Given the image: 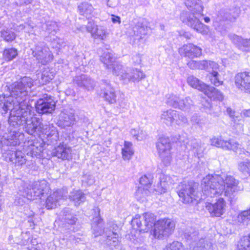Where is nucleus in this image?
<instances>
[{
    "mask_svg": "<svg viewBox=\"0 0 250 250\" xmlns=\"http://www.w3.org/2000/svg\"><path fill=\"white\" fill-rule=\"evenodd\" d=\"M23 106V109L14 110L10 112L8 122L10 126L13 127L15 129H10L8 134L3 136V138L9 142L7 145L15 146L18 143L20 135L16 129L20 125L25 124V131L30 135H33L35 133H41L39 128L44 124L41 123L40 120L32 114L31 106Z\"/></svg>",
    "mask_w": 250,
    "mask_h": 250,
    "instance_id": "obj_1",
    "label": "nucleus"
},
{
    "mask_svg": "<svg viewBox=\"0 0 250 250\" xmlns=\"http://www.w3.org/2000/svg\"><path fill=\"white\" fill-rule=\"evenodd\" d=\"M239 182L233 177L225 175H208L202 181V192L206 197L219 196L223 194L232 198L240 190Z\"/></svg>",
    "mask_w": 250,
    "mask_h": 250,
    "instance_id": "obj_2",
    "label": "nucleus"
},
{
    "mask_svg": "<svg viewBox=\"0 0 250 250\" xmlns=\"http://www.w3.org/2000/svg\"><path fill=\"white\" fill-rule=\"evenodd\" d=\"M33 80L30 77H25L20 82H15L9 87L10 95H0V111L5 114L8 110H22L23 105L30 106L27 102L28 89L33 85Z\"/></svg>",
    "mask_w": 250,
    "mask_h": 250,
    "instance_id": "obj_3",
    "label": "nucleus"
},
{
    "mask_svg": "<svg viewBox=\"0 0 250 250\" xmlns=\"http://www.w3.org/2000/svg\"><path fill=\"white\" fill-rule=\"evenodd\" d=\"M48 183L45 180L35 182L32 184L21 182L19 193L31 200L34 199L35 196L39 197L43 195L48 190Z\"/></svg>",
    "mask_w": 250,
    "mask_h": 250,
    "instance_id": "obj_4",
    "label": "nucleus"
},
{
    "mask_svg": "<svg viewBox=\"0 0 250 250\" xmlns=\"http://www.w3.org/2000/svg\"><path fill=\"white\" fill-rule=\"evenodd\" d=\"M203 16V12L197 11H183L180 16V19L183 22L194 29L203 35H206L209 32L208 26L203 24L199 19Z\"/></svg>",
    "mask_w": 250,
    "mask_h": 250,
    "instance_id": "obj_5",
    "label": "nucleus"
},
{
    "mask_svg": "<svg viewBox=\"0 0 250 250\" xmlns=\"http://www.w3.org/2000/svg\"><path fill=\"white\" fill-rule=\"evenodd\" d=\"M156 217L151 213L146 212L142 216L137 214L132 219L131 225L134 229L140 232H147L154 225Z\"/></svg>",
    "mask_w": 250,
    "mask_h": 250,
    "instance_id": "obj_6",
    "label": "nucleus"
},
{
    "mask_svg": "<svg viewBox=\"0 0 250 250\" xmlns=\"http://www.w3.org/2000/svg\"><path fill=\"white\" fill-rule=\"evenodd\" d=\"M198 184L193 181L181 183L177 188V192L180 200L185 204L191 203L194 199Z\"/></svg>",
    "mask_w": 250,
    "mask_h": 250,
    "instance_id": "obj_7",
    "label": "nucleus"
},
{
    "mask_svg": "<svg viewBox=\"0 0 250 250\" xmlns=\"http://www.w3.org/2000/svg\"><path fill=\"white\" fill-rule=\"evenodd\" d=\"M154 229L152 234L155 238L161 239L164 236H168L175 228L174 222L169 219H162L154 223Z\"/></svg>",
    "mask_w": 250,
    "mask_h": 250,
    "instance_id": "obj_8",
    "label": "nucleus"
},
{
    "mask_svg": "<svg viewBox=\"0 0 250 250\" xmlns=\"http://www.w3.org/2000/svg\"><path fill=\"white\" fill-rule=\"evenodd\" d=\"M32 54L39 63L45 65L51 62L53 55L43 42H38L33 50Z\"/></svg>",
    "mask_w": 250,
    "mask_h": 250,
    "instance_id": "obj_9",
    "label": "nucleus"
},
{
    "mask_svg": "<svg viewBox=\"0 0 250 250\" xmlns=\"http://www.w3.org/2000/svg\"><path fill=\"white\" fill-rule=\"evenodd\" d=\"M158 153L162 161L165 166L170 164L171 161L170 143L169 138L161 137L156 144Z\"/></svg>",
    "mask_w": 250,
    "mask_h": 250,
    "instance_id": "obj_10",
    "label": "nucleus"
},
{
    "mask_svg": "<svg viewBox=\"0 0 250 250\" xmlns=\"http://www.w3.org/2000/svg\"><path fill=\"white\" fill-rule=\"evenodd\" d=\"M146 76L140 69L133 67H125L122 71L120 80L125 84L130 82L135 83L144 79Z\"/></svg>",
    "mask_w": 250,
    "mask_h": 250,
    "instance_id": "obj_11",
    "label": "nucleus"
},
{
    "mask_svg": "<svg viewBox=\"0 0 250 250\" xmlns=\"http://www.w3.org/2000/svg\"><path fill=\"white\" fill-rule=\"evenodd\" d=\"M56 103L50 95L44 94L36 104L37 112L40 114L51 113L55 109Z\"/></svg>",
    "mask_w": 250,
    "mask_h": 250,
    "instance_id": "obj_12",
    "label": "nucleus"
},
{
    "mask_svg": "<svg viewBox=\"0 0 250 250\" xmlns=\"http://www.w3.org/2000/svg\"><path fill=\"white\" fill-rule=\"evenodd\" d=\"M236 87L245 93L250 94V71L237 73L234 78Z\"/></svg>",
    "mask_w": 250,
    "mask_h": 250,
    "instance_id": "obj_13",
    "label": "nucleus"
},
{
    "mask_svg": "<svg viewBox=\"0 0 250 250\" xmlns=\"http://www.w3.org/2000/svg\"><path fill=\"white\" fill-rule=\"evenodd\" d=\"M211 146L222 148L224 150H232L236 151L239 148V144L232 139L224 140L221 137H213L210 139Z\"/></svg>",
    "mask_w": 250,
    "mask_h": 250,
    "instance_id": "obj_14",
    "label": "nucleus"
},
{
    "mask_svg": "<svg viewBox=\"0 0 250 250\" xmlns=\"http://www.w3.org/2000/svg\"><path fill=\"white\" fill-rule=\"evenodd\" d=\"M100 95L105 101L112 104L116 102V95L114 88L109 82L103 80L101 84Z\"/></svg>",
    "mask_w": 250,
    "mask_h": 250,
    "instance_id": "obj_15",
    "label": "nucleus"
},
{
    "mask_svg": "<svg viewBox=\"0 0 250 250\" xmlns=\"http://www.w3.org/2000/svg\"><path fill=\"white\" fill-rule=\"evenodd\" d=\"M206 208L211 216L220 217L226 211V203L223 198H220L214 204L208 203Z\"/></svg>",
    "mask_w": 250,
    "mask_h": 250,
    "instance_id": "obj_16",
    "label": "nucleus"
},
{
    "mask_svg": "<svg viewBox=\"0 0 250 250\" xmlns=\"http://www.w3.org/2000/svg\"><path fill=\"white\" fill-rule=\"evenodd\" d=\"M87 32L91 33V36L94 39L104 40L108 35L107 28L103 26H98L92 21L88 22L86 26Z\"/></svg>",
    "mask_w": 250,
    "mask_h": 250,
    "instance_id": "obj_17",
    "label": "nucleus"
},
{
    "mask_svg": "<svg viewBox=\"0 0 250 250\" xmlns=\"http://www.w3.org/2000/svg\"><path fill=\"white\" fill-rule=\"evenodd\" d=\"M65 200L63 191L58 190L51 194L46 200V208L47 209H52L62 204Z\"/></svg>",
    "mask_w": 250,
    "mask_h": 250,
    "instance_id": "obj_18",
    "label": "nucleus"
},
{
    "mask_svg": "<svg viewBox=\"0 0 250 250\" xmlns=\"http://www.w3.org/2000/svg\"><path fill=\"white\" fill-rule=\"evenodd\" d=\"M179 52L181 56L193 59L201 55L202 49L193 44L189 43L180 48Z\"/></svg>",
    "mask_w": 250,
    "mask_h": 250,
    "instance_id": "obj_19",
    "label": "nucleus"
},
{
    "mask_svg": "<svg viewBox=\"0 0 250 250\" xmlns=\"http://www.w3.org/2000/svg\"><path fill=\"white\" fill-rule=\"evenodd\" d=\"M187 64L192 69H204L208 72L211 71L212 69H216L217 68V63L210 61L202 60L196 61L191 60L188 62Z\"/></svg>",
    "mask_w": 250,
    "mask_h": 250,
    "instance_id": "obj_20",
    "label": "nucleus"
},
{
    "mask_svg": "<svg viewBox=\"0 0 250 250\" xmlns=\"http://www.w3.org/2000/svg\"><path fill=\"white\" fill-rule=\"evenodd\" d=\"M76 119L74 111L72 109H64L60 115L59 125L65 127L71 126L74 125Z\"/></svg>",
    "mask_w": 250,
    "mask_h": 250,
    "instance_id": "obj_21",
    "label": "nucleus"
},
{
    "mask_svg": "<svg viewBox=\"0 0 250 250\" xmlns=\"http://www.w3.org/2000/svg\"><path fill=\"white\" fill-rule=\"evenodd\" d=\"M190 237L191 239V242L189 245L190 250H212L210 244H207L206 247L204 239L199 237L198 232H194L190 235Z\"/></svg>",
    "mask_w": 250,
    "mask_h": 250,
    "instance_id": "obj_22",
    "label": "nucleus"
},
{
    "mask_svg": "<svg viewBox=\"0 0 250 250\" xmlns=\"http://www.w3.org/2000/svg\"><path fill=\"white\" fill-rule=\"evenodd\" d=\"M54 156L62 160H69L72 158V149L64 144H60L52 150Z\"/></svg>",
    "mask_w": 250,
    "mask_h": 250,
    "instance_id": "obj_23",
    "label": "nucleus"
},
{
    "mask_svg": "<svg viewBox=\"0 0 250 250\" xmlns=\"http://www.w3.org/2000/svg\"><path fill=\"white\" fill-rule=\"evenodd\" d=\"M39 129L41 133L46 135V138L51 143L56 142L59 139V134L55 126L52 125H41Z\"/></svg>",
    "mask_w": 250,
    "mask_h": 250,
    "instance_id": "obj_24",
    "label": "nucleus"
},
{
    "mask_svg": "<svg viewBox=\"0 0 250 250\" xmlns=\"http://www.w3.org/2000/svg\"><path fill=\"white\" fill-rule=\"evenodd\" d=\"M74 81L78 86L83 87L88 90L93 88L95 86L94 81L84 75L76 77Z\"/></svg>",
    "mask_w": 250,
    "mask_h": 250,
    "instance_id": "obj_25",
    "label": "nucleus"
},
{
    "mask_svg": "<svg viewBox=\"0 0 250 250\" xmlns=\"http://www.w3.org/2000/svg\"><path fill=\"white\" fill-rule=\"evenodd\" d=\"M97 209L98 212V215L97 216L93 218L91 225L93 234L95 237L100 236L104 232L103 226L101 223L103 220L99 216L100 210L99 208Z\"/></svg>",
    "mask_w": 250,
    "mask_h": 250,
    "instance_id": "obj_26",
    "label": "nucleus"
},
{
    "mask_svg": "<svg viewBox=\"0 0 250 250\" xmlns=\"http://www.w3.org/2000/svg\"><path fill=\"white\" fill-rule=\"evenodd\" d=\"M172 183L169 176L161 174L160 177V182L157 184L155 190L160 194L167 192L169 185Z\"/></svg>",
    "mask_w": 250,
    "mask_h": 250,
    "instance_id": "obj_27",
    "label": "nucleus"
},
{
    "mask_svg": "<svg viewBox=\"0 0 250 250\" xmlns=\"http://www.w3.org/2000/svg\"><path fill=\"white\" fill-rule=\"evenodd\" d=\"M203 93L209 98L214 101H222L224 99V95L221 91L208 85H207Z\"/></svg>",
    "mask_w": 250,
    "mask_h": 250,
    "instance_id": "obj_28",
    "label": "nucleus"
},
{
    "mask_svg": "<svg viewBox=\"0 0 250 250\" xmlns=\"http://www.w3.org/2000/svg\"><path fill=\"white\" fill-rule=\"evenodd\" d=\"M177 111L169 109L163 111L161 116L163 122L168 126H173Z\"/></svg>",
    "mask_w": 250,
    "mask_h": 250,
    "instance_id": "obj_29",
    "label": "nucleus"
},
{
    "mask_svg": "<svg viewBox=\"0 0 250 250\" xmlns=\"http://www.w3.org/2000/svg\"><path fill=\"white\" fill-rule=\"evenodd\" d=\"M78 9L80 14L87 19L91 18L93 16L94 8L90 3L83 2L78 6Z\"/></svg>",
    "mask_w": 250,
    "mask_h": 250,
    "instance_id": "obj_30",
    "label": "nucleus"
},
{
    "mask_svg": "<svg viewBox=\"0 0 250 250\" xmlns=\"http://www.w3.org/2000/svg\"><path fill=\"white\" fill-rule=\"evenodd\" d=\"M9 160L17 166H22L26 161L25 155L21 151L12 152L10 155Z\"/></svg>",
    "mask_w": 250,
    "mask_h": 250,
    "instance_id": "obj_31",
    "label": "nucleus"
},
{
    "mask_svg": "<svg viewBox=\"0 0 250 250\" xmlns=\"http://www.w3.org/2000/svg\"><path fill=\"white\" fill-rule=\"evenodd\" d=\"M69 199L74 204L75 206H79L85 200L84 194L81 190H73L70 192Z\"/></svg>",
    "mask_w": 250,
    "mask_h": 250,
    "instance_id": "obj_32",
    "label": "nucleus"
},
{
    "mask_svg": "<svg viewBox=\"0 0 250 250\" xmlns=\"http://www.w3.org/2000/svg\"><path fill=\"white\" fill-rule=\"evenodd\" d=\"M187 82L192 87L203 92L207 86V84L193 76H189L187 79Z\"/></svg>",
    "mask_w": 250,
    "mask_h": 250,
    "instance_id": "obj_33",
    "label": "nucleus"
},
{
    "mask_svg": "<svg viewBox=\"0 0 250 250\" xmlns=\"http://www.w3.org/2000/svg\"><path fill=\"white\" fill-rule=\"evenodd\" d=\"M28 153L31 154L32 157H37L42 152L43 148L42 144L37 141L28 142Z\"/></svg>",
    "mask_w": 250,
    "mask_h": 250,
    "instance_id": "obj_34",
    "label": "nucleus"
},
{
    "mask_svg": "<svg viewBox=\"0 0 250 250\" xmlns=\"http://www.w3.org/2000/svg\"><path fill=\"white\" fill-rule=\"evenodd\" d=\"M101 60L107 68H110L116 62L114 55L111 51L109 50L104 52L101 57Z\"/></svg>",
    "mask_w": 250,
    "mask_h": 250,
    "instance_id": "obj_35",
    "label": "nucleus"
},
{
    "mask_svg": "<svg viewBox=\"0 0 250 250\" xmlns=\"http://www.w3.org/2000/svg\"><path fill=\"white\" fill-rule=\"evenodd\" d=\"M134 154L132 144L128 141H125L123 147L122 148V158L124 160H130Z\"/></svg>",
    "mask_w": 250,
    "mask_h": 250,
    "instance_id": "obj_36",
    "label": "nucleus"
},
{
    "mask_svg": "<svg viewBox=\"0 0 250 250\" xmlns=\"http://www.w3.org/2000/svg\"><path fill=\"white\" fill-rule=\"evenodd\" d=\"M250 221V209L249 210L242 211L233 219V223L236 225L247 223Z\"/></svg>",
    "mask_w": 250,
    "mask_h": 250,
    "instance_id": "obj_37",
    "label": "nucleus"
},
{
    "mask_svg": "<svg viewBox=\"0 0 250 250\" xmlns=\"http://www.w3.org/2000/svg\"><path fill=\"white\" fill-rule=\"evenodd\" d=\"M54 78V74L48 68H45L40 74H38V79L40 84L43 85L50 82Z\"/></svg>",
    "mask_w": 250,
    "mask_h": 250,
    "instance_id": "obj_38",
    "label": "nucleus"
},
{
    "mask_svg": "<svg viewBox=\"0 0 250 250\" xmlns=\"http://www.w3.org/2000/svg\"><path fill=\"white\" fill-rule=\"evenodd\" d=\"M185 3L189 11L195 10L200 12L203 11L204 7L201 0H185Z\"/></svg>",
    "mask_w": 250,
    "mask_h": 250,
    "instance_id": "obj_39",
    "label": "nucleus"
},
{
    "mask_svg": "<svg viewBox=\"0 0 250 250\" xmlns=\"http://www.w3.org/2000/svg\"><path fill=\"white\" fill-rule=\"evenodd\" d=\"M176 116L174 122V126L183 127L188 125V120L187 117L182 113L176 112Z\"/></svg>",
    "mask_w": 250,
    "mask_h": 250,
    "instance_id": "obj_40",
    "label": "nucleus"
},
{
    "mask_svg": "<svg viewBox=\"0 0 250 250\" xmlns=\"http://www.w3.org/2000/svg\"><path fill=\"white\" fill-rule=\"evenodd\" d=\"M219 69V66L217 64V68L216 69H212L211 71L209 72V79L211 83L216 86L222 85L223 82L221 81L219 78V74L218 71Z\"/></svg>",
    "mask_w": 250,
    "mask_h": 250,
    "instance_id": "obj_41",
    "label": "nucleus"
},
{
    "mask_svg": "<svg viewBox=\"0 0 250 250\" xmlns=\"http://www.w3.org/2000/svg\"><path fill=\"white\" fill-rule=\"evenodd\" d=\"M192 150L198 158L202 157L205 150L204 144L201 142L193 141L191 144Z\"/></svg>",
    "mask_w": 250,
    "mask_h": 250,
    "instance_id": "obj_42",
    "label": "nucleus"
},
{
    "mask_svg": "<svg viewBox=\"0 0 250 250\" xmlns=\"http://www.w3.org/2000/svg\"><path fill=\"white\" fill-rule=\"evenodd\" d=\"M182 99L174 94H170L167 96V104L173 108L179 109Z\"/></svg>",
    "mask_w": 250,
    "mask_h": 250,
    "instance_id": "obj_43",
    "label": "nucleus"
},
{
    "mask_svg": "<svg viewBox=\"0 0 250 250\" xmlns=\"http://www.w3.org/2000/svg\"><path fill=\"white\" fill-rule=\"evenodd\" d=\"M0 37L5 42H10L16 39V35L11 29L5 28L0 31Z\"/></svg>",
    "mask_w": 250,
    "mask_h": 250,
    "instance_id": "obj_44",
    "label": "nucleus"
},
{
    "mask_svg": "<svg viewBox=\"0 0 250 250\" xmlns=\"http://www.w3.org/2000/svg\"><path fill=\"white\" fill-rule=\"evenodd\" d=\"M194 105L193 102L189 97L182 99L179 109L187 111L189 110Z\"/></svg>",
    "mask_w": 250,
    "mask_h": 250,
    "instance_id": "obj_45",
    "label": "nucleus"
},
{
    "mask_svg": "<svg viewBox=\"0 0 250 250\" xmlns=\"http://www.w3.org/2000/svg\"><path fill=\"white\" fill-rule=\"evenodd\" d=\"M239 170L245 175H250V160H246L240 162L238 164Z\"/></svg>",
    "mask_w": 250,
    "mask_h": 250,
    "instance_id": "obj_46",
    "label": "nucleus"
},
{
    "mask_svg": "<svg viewBox=\"0 0 250 250\" xmlns=\"http://www.w3.org/2000/svg\"><path fill=\"white\" fill-rule=\"evenodd\" d=\"M17 55V50L13 48L4 49L3 53V57L7 61L12 60Z\"/></svg>",
    "mask_w": 250,
    "mask_h": 250,
    "instance_id": "obj_47",
    "label": "nucleus"
},
{
    "mask_svg": "<svg viewBox=\"0 0 250 250\" xmlns=\"http://www.w3.org/2000/svg\"><path fill=\"white\" fill-rule=\"evenodd\" d=\"M107 243L111 246L116 247L119 244V234L112 235L111 232H106Z\"/></svg>",
    "mask_w": 250,
    "mask_h": 250,
    "instance_id": "obj_48",
    "label": "nucleus"
},
{
    "mask_svg": "<svg viewBox=\"0 0 250 250\" xmlns=\"http://www.w3.org/2000/svg\"><path fill=\"white\" fill-rule=\"evenodd\" d=\"M238 250H250V235L241 239L238 245Z\"/></svg>",
    "mask_w": 250,
    "mask_h": 250,
    "instance_id": "obj_49",
    "label": "nucleus"
},
{
    "mask_svg": "<svg viewBox=\"0 0 250 250\" xmlns=\"http://www.w3.org/2000/svg\"><path fill=\"white\" fill-rule=\"evenodd\" d=\"M63 215L64 221L69 224L73 225L77 220L75 216L70 212L68 208L65 209L63 211Z\"/></svg>",
    "mask_w": 250,
    "mask_h": 250,
    "instance_id": "obj_50",
    "label": "nucleus"
},
{
    "mask_svg": "<svg viewBox=\"0 0 250 250\" xmlns=\"http://www.w3.org/2000/svg\"><path fill=\"white\" fill-rule=\"evenodd\" d=\"M130 133L132 136L138 141H142L145 139L147 136L146 132L142 130L132 129Z\"/></svg>",
    "mask_w": 250,
    "mask_h": 250,
    "instance_id": "obj_51",
    "label": "nucleus"
},
{
    "mask_svg": "<svg viewBox=\"0 0 250 250\" xmlns=\"http://www.w3.org/2000/svg\"><path fill=\"white\" fill-rule=\"evenodd\" d=\"M119 231V227L114 222L109 221L107 223V227L105 231V233L106 232H111L112 235H117Z\"/></svg>",
    "mask_w": 250,
    "mask_h": 250,
    "instance_id": "obj_52",
    "label": "nucleus"
},
{
    "mask_svg": "<svg viewBox=\"0 0 250 250\" xmlns=\"http://www.w3.org/2000/svg\"><path fill=\"white\" fill-rule=\"evenodd\" d=\"M184 246L182 243L174 241L166 246L164 250H184Z\"/></svg>",
    "mask_w": 250,
    "mask_h": 250,
    "instance_id": "obj_53",
    "label": "nucleus"
},
{
    "mask_svg": "<svg viewBox=\"0 0 250 250\" xmlns=\"http://www.w3.org/2000/svg\"><path fill=\"white\" fill-rule=\"evenodd\" d=\"M140 183L146 188H149L152 183V176L150 174L142 176L140 178Z\"/></svg>",
    "mask_w": 250,
    "mask_h": 250,
    "instance_id": "obj_54",
    "label": "nucleus"
},
{
    "mask_svg": "<svg viewBox=\"0 0 250 250\" xmlns=\"http://www.w3.org/2000/svg\"><path fill=\"white\" fill-rule=\"evenodd\" d=\"M112 69L113 73L117 76L121 77V72H124V68L123 65H121L119 62H115V63L111 66L110 68Z\"/></svg>",
    "mask_w": 250,
    "mask_h": 250,
    "instance_id": "obj_55",
    "label": "nucleus"
},
{
    "mask_svg": "<svg viewBox=\"0 0 250 250\" xmlns=\"http://www.w3.org/2000/svg\"><path fill=\"white\" fill-rule=\"evenodd\" d=\"M149 194V191L147 188H144L140 187L136 192V196L137 198L139 200H141L143 198H145L148 196Z\"/></svg>",
    "mask_w": 250,
    "mask_h": 250,
    "instance_id": "obj_56",
    "label": "nucleus"
},
{
    "mask_svg": "<svg viewBox=\"0 0 250 250\" xmlns=\"http://www.w3.org/2000/svg\"><path fill=\"white\" fill-rule=\"evenodd\" d=\"M229 37L230 39L235 44L240 48H242V44L244 39L236 35H231Z\"/></svg>",
    "mask_w": 250,
    "mask_h": 250,
    "instance_id": "obj_57",
    "label": "nucleus"
},
{
    "mask_svg": "<svg viewBox=\"0 0 250 250\" xmlns=\"http://www.w3.org/2000/svg\"><path fill=\"white\" fill-rule=\"evenodd\" d=\"M226 112L231 118V121L233 122L234 124H236L237 121H239V120L238 119V115L236 112L231 108L228 107L226 110Z\"/></svg>",
    "mask_w": 250,
    "mask_h": 250,
    "instance_id": "obj_58",
    "label": "nucleus"
},
{
    "mask_svg": "<svg viewBox=\"0 0 250 250\" xmlns=\"http://www.w3.org/2000/svg\"><path fill=\"white\" fill-rule=\"evenodd\" d=\"M190 121L193 125H198L199 126H202L204 124L203 119L196 114H194L191 117Z\"/></svg>",
    "mask_w": 250,
    "mask_h": 250,
    "instance_id": "obj_59",
    "label": "nucleus"
},
{
    "mask_svg": "<svg viewBox=\"0 0 250 250\" xmlns=\"http://www.w3.org/2000/svg\"><path fill=\"white\" fill-rule=\"evenodd\" d=\"M46 26L47 30L49 33L53 34L56 33L57 30H58V25L56 22L54 21L48 22Z\"/></svg>",
    "mask_w": 250,
    "mask_h": 250,
    "instance_id": "obj_60",
    "label": "nucleus"
},
{
    "mask_svg": "<svg viewBox=\"0 0 250 250\" xmlns=\"http://www.w3.org/2000/svg\"><path fill=\"white\" fill-rule=\"evenodd\" d=\"M83 181L88 185H92L95 183V180L93 175H85L83 177Z\"/></svg>",
    "mask_w": 250,
    "mask_h": 250,
    "instance_id": "obj_61",
    "label": "nucleus"
},
{
    "mask_svg": "<svg viewBox=\"0 0 250 250\" xmlns=\"http://www.w3.org/2000/svg\"><path fill=\"white\" fill-rule=\"evenodd\" d=\"M129 103L126 100H122L119 102V106L123 109H127L129 107Z\"/></svg>",
    "mask_w": 250,
    "mask_h": 250,
    "instance_id": "obj_62",
    "label": "nucleus"
},
{
    "mask_svg": "<svg viewBox=\"0 0 250 250\" xmlns=\"http://www.w3.org/2000/svg\"><path fill=\"white\" fill-rule=\"evenodd\" d=\"M242 47L247 48L248 50H250V39H244L243 41V43L242 44Z\"/></svg>",
    "mask_w": 250,
    "mask_h": 250,
    "instance_id": "obj_63",
    "label": "nucleus"
},
{
    "mask_svg": "<svg viewBox=\"0 0 250 250\" xmlns=\"http://www.w3.org/2000/svg\"><path fill=\"white\" fill-rule=\"evenodd\" d=\"M242 114L244 117H250V109L244 110L242 112Z\"/></svg>",
    "mask_w": 250,
    "mask_h": 250,
    "instance_id": "obj_64",
    "label": "nucleus"
}]
</instances>
